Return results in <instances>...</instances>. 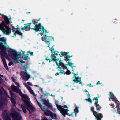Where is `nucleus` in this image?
<instances>
[{
	"label": "nucleus",
	"instance_id": "nucleus-29",
	"mask_svg": "<svg viewBox=\"0 0 120 120\" xmlns=\"http://www.w3.org/2000/svg\"><path fill=\"white\" fill-rule=\"evenodd\" d=\"M22 58H23V59L24 60H28V56H26L25 55H23V56L22 57ZM29 59H30V58H29Z\"/></svg>",
	"mask_w": 120,
	"mask_h": 120
},
{
	"label": "nucleus",
	"instance_id": "nucleus-4",
	"mask_svg": "<svg viewBox=\"0 0 120 120\" xmlns=\"http://www.w3.org/2000/svg\"><path fill=\"white\" fill-rule=\"evenodd\" d=\"M53 61L54 62H55V63L56 64V65L58 67L57 68L59 69V70L60 71L59 72L56 73L55 75L56 76L59 75L60 73L61 74H65V71H64V68L65 67L67 69V66H68V65L66 64H64V63L62 62V60H59V58L58 57H56L53 58Z\"/></svg>",
	"mask_w": 120,
	"mask_h": 120
},
{
	"label": "nucleus",
	"instance_id": "nucleus-27",
	"mask_svg": "<svg viewBox=\"0 0 120 120\" xmlns=\"http://www.w3.org/2000/svg\"><path fill=\"white\" fill-rule=\"evenodd\" d=\"M99 98V97H94V98L93 100H95L96 101L95 102V104H98V99Z\"/></svg>",
	"mask_w": 120,
	"mask_h": 120
},
{
	"label": "nucleus",
	"instance_id": "nucleus-34",
	"mask_svg": "<svg viewBox=\"0 0 120 120\" xmlns=\"http://www.w3.org/2000/svg\"><path fill=\"white\" fill-rule=\"evenodd\" d=\"M93 112L94 115L95 116V117L96 116L97 114H98V112L95 111Z\"/></svg>",
	"mask_w": 120,
	"mask_h": 120
},
{
	"label": "nucleus",
	"instance_id": "nucleus-11",
	"mask_svg": "<svg viewBox=\"0 0 120 120\" xmlns=\"http://www.w3.org/2000/svg\"><path fill=\"white\" fill-rule=\"evenodd\" d=\"M18 90L17 89L15 90V91L17 93H19V95L23 98L22 99L24 100L28 99L29 98L28 96L26 94H23L21 91L20 89L19 88H18Z\"/></svg>",
	"mask_w": 120,
	"mask_h": 120
},
{
	"label": "nucleus",
	"instance_id": "nucleus-62",
	"mask_svg": "<svg viewBox=\"0 0 120 120\" xmlns=\"http://www.w3.org/2000/svg\"><path fill=\"white\" fill-rule=\"evenodd\" d=\"M89 98H90V99L91 100V98L90 96H89Z\"/></svg>",
	"mask_w": 120,
	"mask_h": 120
},
{
	"label": "nucleus",
	"instance_id": "nucleus-24",
	"mask_svg": "<svg viewBox=\"0 0 120 120\" xmlns=\"http://www.w3.org/2000/svg\"><path fill=\"white\" fill-rule=\"evenodd\" d=\"M64 68H65L67 70V71H66V72H65V74H66L67 75H69L71 73V72L69 70H68V69L67 68V69H66V67H64Z\"/></svg>",
	"mask_w": 120,
	"mask_h": 120
},
{
	"label": "nucleus",
	"instance_id": "nucleus-25",
	"mask_svg": "<svg viewBox=\"0 0 120 120\" xmlns=\"http://www.w3.org/2000/svg\"><path fill=\"white\" fill-rule=\"evenodd\" d=\"M55 104L56 105L57 108L58 109H59V108L61 107L62 106L58 104V100H56Z\"/></svg>",
	"mask_w": 120,
	"mask_h": 120
},
{
	"label": "nucleus",
	"instance_id": "nucleus-51",
	"mask_svg": "<svg viewBox=\"0 0 120 120\" xmlns=\"http://www.w3.org/2000/svg\"><path fill=\"white\" fill-rule=\"evenodd\" d=\"M27 84L31 85V84L30 83V82H28L27 83Z\"/></svg>",
	"mask_w": 120,
	"mask_h": 120
},
{
	"label": "nucleus",
	"instance_id": "nucleus-61",
	"mask_svg": "<svg viewBox=\"0 0 120 120\" xmlns=\"http://www.w3.org/2000/svg\"><path fill=\"white\" fill-rule=\"evenodd\" d=\"M40 19V18H39L38 19H37L36 20L38 21H39Z\"/></svg>",
	"mask_w": 120,
	"mask_h": 120
},
{
	"label": "nucleus",
	"instance_id": "nucleus-26",
	"mask_svg": "<svg viewBox=\"0 0 120 120\" xmlns=\"http://www.w3.org/2000/svg\"><path fill=\"white\" fill-rule=\"evenodd\" d=\"M3 63L6 69L7 70H9V69L8 68V66L6 62H3Z\"/></svg>",
	"mask_w": 120,
	"mask_h": 120
},
{
	"label": "nucleus",
	"instance_id": "nucleus-22",
	"mask_svg": "<svg viewBox=\"0 0 120 120\" xmlns=\"http://www.w3.org/2000/svg\"><path fill=\"white\" fill-rule=\"evenodd\" d=\"M20 30H16L15 31V33L14 34V35H15V37L16 36L17 34L20 35L21 36H22L23 34L21 32L19 31Z\"/></svg>",
	"mask_w": 120,
	"mask_h": 120
},
{
	"label": "nucleus",
	"instance_id": "nucleus-7",
	"mask_svg": "<svg viewBox=\"0 0 120 120\" xmlns=\"http://www.w3.org/2000/svg\"><path fill=\"white\" fill-rule=\"evenodd\" d=\"M6 41V39L4 37L0 38V49L1 50L0 54L4 57L7 56L8 55V54L6 52L7 51L6 49H10L7 48L5 45L3 44V43H4L5 45H7Z\"/></svg>",
	"mask_w": 120,
	"mask_h": 120
},
{
	"label": "nucleus",
	"instance_id": "nucleus-19",
	"mask_svg": "<svg viewBox=\"0 0 120 120\" xmlns=\"http://www.w3.org/2000/svg\"><path fill=\"white\" fill-rule=\"evenodd\" d=\"M59 56L60 57H62L63 56H64L65 59H64V60L66 61H70L71 60V59H69L68 58L67 56H66L65 54H61L60 53L59 54Z\"/></svg>",
	"mask_w": 120,
	"mask_h": 120
},
{
	"label": "nucleus",
	"instance_id": "nucleus-1",
	"mask_svg": "<svg viewBox=\"0 0 120 120\" xmlns=\"http://www.w3.org/2000/svg\"><path fill=\"white\" fill-rule=\"evenodd\" d=\"M24 84L31 94L33 95H34L35 97L36 95H35L34 93L33 92L30 87L26 85V83H24ZM35 98L36 100L37 104L41 110L44 112L45 115L47 116H50L51 119H52V112H51L50 110L48 109V108L51 109L52 108L51 104L49 103V100H46L45 99H42L43 100L42 101H43V103L41 104L38 102L35 97Z\"/></svg>",
	"mask_w": 120,
	"mask_h": 120
},
{
	"label": "nucleus",
	"instance_id": "nucleus-63",
	"mask_svg": "<svg viewBox=\"0 0 120 120\" xmlns=\"http://www.w3.org/2000/svg\"><path fill=\"white\" fill-rule=\"evenodd\" d=\"M90 94H88V96L89 97V96H90Z\"/></svg>",
	"mask_w": 120,
	"mask_h": 120
},
{
	"label": "nucleus",
	"instance_id": "nucleus-35",
	"mask_svg": "<svg viewBox=\"0 0 120 120\" xmlns=\"http://www.w3.org/2000/svg\"><path fill=\"white\" fill-rule=\"evenodd\" d=\"M86 100L87 101L89 102L90 103H92V101L90 99V98H88V99H86Z\"/></svg>",
	"mask_w": 120,
	"mask_h": 120
},
{
	"label": "nucleus",
	"instance_id": "nucleus-57",
	"mask_svg": "<svg viewBox=\"0 0 120 120\" xmlns=\"http://www.w3.org/2000/svg\"><path fill=\"white\" fill-rule=\"evenodd\" d=\"M25 53V51H24L23 52V55H25L24 54Z\"/></svg>",
	"mask_w": 120,
	"mask_h": 120
},
{
	"label": "nucleus",
	"instance_id": "nucleus-33",
	"mask_svg": "<svg viewBox=\"0 0 120 120\" xmlns=\"http://www.w3.org/2000/svg\"><path fill=\"white\" fill-rule=\"evenodd\" d=\"M68 65L71 67H72V65L74 64V63H72L71 62H69V61L68 62Z\"/></svg>",
	"mask_w": 120,
	"mask_h": 120
},
{
	"label": "nucleus",
	"instance_id": "nucleus-5",
	"mask_svg": "<svg viewBox=\"0 0 120 120\" xmlns=\"http://www.w3.org/2000/svg\"><path fill=\"white\" fill-rule=\"evenodd\" d=\"M22 101L23 102L24 105H21V107L24 113H26L27 112L26 108L29 111L30 114H31L32 113L34 112V107L33 106L32 104L30 103L29 98L26 100L22 99Z\"/></svg>",
	"mask_w": 120,
	"mask_h": 120
},
{
	"label": "nucleus",
	"instance_id": "nucleus-37",
	"mask_svg": "<svg viewBox=\"0 0 120 120\" xmlns=\"http://www.w3.org/2000/svg\"><path fill=\"white\" fill-rule=\"evenodd\" d=\"M98 107H97L96 108V109L97 110H99L101 108V107L100 106Z\"/></svg>",
	"mask_w": 120,
	"mask_h": 120
},
{
	"label": "nucleus",
	"instance_id": "nucleus-45",
	"mask_svg": "<svg viewBox=\"0 0 120 120\" xmlns=\"http://www.w3.org/2000/svg\"><path fill=\"white\" fill-rule=\"evenodd\" d=\"M67 56L68 57V58H70V57H72L73 56V55H71V56H69V55H68V54H67Z\"/></svg>",
	"mask_w": 120,
	"mask_h": 120
},
{
	"label": "nucleus",
	"instance_id": "nucleus-54",
	"mask_svg": "<svg viewBox=\"0 0 120 120\" xmlns=\"http://www.w3.org/2000/svg\"><path fill=\"white\" fill-rule=\"evenodd\" d=\"M89 86L90 87H93V86H92L91 84H90L89 85Z\"/></svg>",
	"mask_w": 120,
	"mask_h": 120
},
{
	"label": "nucleus",
	"instance_id": "nucleus-21",
	"mask_svg": "<svg viewBox=\"0 0 120 120\" xmlns=\"http://www.w3.org/2000/svg\"><path fill=\"white\" fill-rule=\"evenodd\" d=\"M74 75V77L75 78V79H74L73 81L77 83L79 82V80H79V79H81V78H79L78 77H76V74L74 73V72L72 73Z\"/></svg>",
	"mask_w": 120,
	"mask_h": 120
},
{
	"label": "nucleus",
	"instance_id": "nucleus-18",
	"mask_svg": "<svg viewBox=\"0 0 120 120\" xmlns=\"http://www.w3.org/2000/svg\"><path fill=\"white\" fill-rule=\"evenodd\" d=\"M50 50H51V59H50L49 58H48L47 57L45 59V60L47 61H48V60H49V62L52 61V47L50 49Z\"/></svg>",
	"mask_w": 120,
	"mask_h": 120
},
{
	"label": "nucleus",
	"instance_id": "nucleus-59",
	"mask_svg": "<svg viewBox=\"0 0 120 120\" xmlns=\"http://www.w3.org/2000/svg\"><path fill=\"white\" fill-rule=\"evenodd\" d=\"M0 76L3 78L4 77L2 75H1L0 73Z\"/></svg>",
	"mask_w": 120,
	"mask_h": 120
},
{
	"label": "nucleus",
	"instance_id": "nucleus-16",
	"mask_svg": "<svg viewBox=\"0 0 120 120\" xmlns=\"http://www.w3.org/2000/svg\"><path fill=\"white\" fill-rule=\"evenodd\" d=\"M54 53V55L53 54V58H54V57H58L59 58V59L61 60L60 58H60L59 57V56H58V54L59 53V52H58V51H54V48H53V53Z\"/></svg>",
	"mask_w": 120,
	"mask_h": 120
},
{
	"label": "nucleus",
	"instance_id": "nucleus-53",
	"mask_svg": "<svg viewBox=\"0 0 120 120\" xmlns=\"http://www.w3.org/2000/svg\"><path fill=\"white\" fill-rule=\"evenodd\" d=\"M22 63H25V62L24 61H23V60H21V61H20Z\"/></svg>",
	"mask_w": 120,
	"mask_h": 120
},
{
	"label": "nucleus",
	"instance_id": "nucleus-39",
	"mask_svg": "<svg viewBox=\"0 0 120 120\" xmlns=\"http://www.w3.org/2000/svg\"><path fill=\"white\" fill-rule=\"evenodd\" d=\"M28 52L30 54V55H31L32 56L34 55L33 54V52H31L30 51H29Z\"/></svg>",
	"mask_w": 120,
	"mask_h": 120
},
{
	"label": "nucleus",
	"instance_id": "nucleus-52",
	"mask_svg": "<svg viewBox=\"0 0 120 120\" xmlns=\"http://www.w3.org/2000/svg\"><path fill=\"white\" fill-rule=\"evenodd\" d=\"M15 29H12V32L14 33V34L15 33Z\"/></svg>",
	"mask_w": 120,
	"mask_h": 120
},
{
	"label": "nucleus",
	"instance_id": "nucleus-64",
	"mask_svg": "<svg viewBox=\"0 0 120 120\" xmlns=\"http://www.w3.org/2000/svg\"><path fill=\"white\" fill-rule=\"evenodd\" d=\"M11 37H14V38H15V37L13 36H11Z\"/></svg>",
	"mask_w": 120,
	"mask_h": 120
},
{
	"label": "nucleus",
	"instance_id": "nucleus-14",
	"mask_svg": "<svg viewBox=\"0 0 120 120\" xmlns=\"http://www.w3.org/2000/svg\"><path fill=\"white\" fill-rule=\"evenodd\" d=\"M9 91L11 97V98H10L12 104L14 105H15L16 104V101L13 97H15V94L11 91Z\"/></svg>",
	"mask_w": 120,
	"mask_h": 120
},
{
	"label": "nucleus",
	"instance_id": "nucleus-47",
	"mask_svg": "<svg viewBox=\"0 0 120 120\" xmlns=\"http://www.w3.org/2000/svg\"><path fill=\"white\" fill-rule=\"evenodd\" d=\"M13 81L16 84H17L18 85H19V83H18L17 82H15V81L14 80H13Z\"/></svg>",
	"mask_w": 120,
	"mask_h": 120
},
{
	"label": "nucleus",
	"instance_id": "nucleus-49",
	"mask_svg": "<svg viewBox=\"0 0 120 120\" xmlns=\"http://www.w3.org/2000/svg\"><path fill=\"white\" fill-rule=\"evenodd\" d=\"M101 84V83H100V82L99 81H98V83H97L96 84L97 85H98V84Z\"/></svg>",
	"mask_w": 120,
	"mask_h": 120
},
{
	"label": "nucleus",
	"instance_id": "nucleus-56",
	"mask_svg": "<svg viewBox=\"0 0 120 120\" xmlns=\"http://www.w3.org/2000/svg\"><path fill=\"white\" fill-rule=\"evenodd\" d=\"M84 91L85 92H88V91L86 89H85V90Z\"/></svg>",
	"mask_w": 120,
	"mask_h": 120
},
{
	"label": "nucleus",
	"instance_id": "nucleus-41",
	"mask_svg": "<svg viewBox=\"0 0 120 120\" xmlns=\"http://www.w3.org/2000/svg\"><path fill=\"white\" fill-rule=\"evenodd\" d=\"M81 79H79V84L82 85V82L81 81Z\"/></svg>",
	"mask_w": 120,
	"mask_h": 120
},
{
	"label": "nucleus",
	"instance_id": "nucleus-48",
	"mask_svg": "<svg viewBox=\"0 0 120 120\" xmlns=\"http://www.w3.org/2000/svg\"><path fill=\"white\" fill-rule=\"evenodd\" d=\"M96 104V108L98 106H100L99 104Z\"/></svg>",
	"mask_w": 120,
	"mask_h": 120
},
{
	"label": "nucleus",
	"instance_id": "nucleus-28",
	"mask_svg": "<svg viewBox=\"0 0 120 120\" xmlns=\"http://www.w3.org/2000/svg\"><path fill=\"white\" fill-rule=\"evenodd\" d=\"M2 89L3 90V92H4V94L6 95L9 98H10V97L9 96V95H8V93L6 92V91L3 88Z\"/></svg>",
	"mask_w": 120,
	"mask_h": 120
},
{
	"label": "nucleus",
	"instance_id": "nucleus-13",
	"mask_svg": "<svg viewBox=\"0 0 120 120\" xmlns=\"http://www.w3.org/2000/svg\"><path fill=\"white\" fill-rule=\"evenodd\" d=\"M63 106L60 107L58 110L63 115H67L68 114V112L69 111L68 109H65L63 108Z\"/></svg>",
	"mask_w": 120,
	"mask_h": 120
},
{
	"label": "nucleus",
	"instance_id": "nucleus-31",
	"mask_svg": "<svg viewBox=\"0 0 120 120\" xmlns=\"http://www.w3.org/2000/svg\"><path fill=\"white\" fill-rule=\"evenodd\" d=\"M53 119H57V116L55 114L53 113Z\"/></svg>",
	"mask_w": 120,
	"mask_h": 120
},
{
	"label": "nucleus",
	"instance_id": "nucleus-6",
	"mask_svg": "<svg viewBox=\"0 0 120 120\" xmlns=\"http://www.w3.org/2000/svg\"><path fill=\"white\" fill-rule=\"evenodd\" d=\"M8 52H9V56L12 57L14 63H19V58L22 57V54L21 52L17 54V51L15 50H13L12 49H10V50H7Z\"/></svg>",
	"mask_w": 120,
	"mask_h": 120
},
{
	"label": "nucleus",
	"instance_id": "nucleus-58",
	"mask_svg": "<svg viewBox=\"0 0 120 120\" xmlns=\"http://www.w3.org/2000/svg\"><path fill=\"white\" fill-rule=\"evenodd\" d=\"M11 17L9 18H8V20H11Z\"/></svg>",
	"mask_w": 120,
	"mask_h": 120
},
{
	"label": "nucleus",
	"instance_id": "nucleus-60",
	"mask_svg": "<svg viewBox=\"0 0 120 120\" xmlns=\"http://www.w3.org/2000/svg\"><path fill=\"white\" fill-rule=\"evenodd\" d=\"M30 13H31V12H26V14H28V13L30 14Z\"/></svg>",
	"mask_w": 120,
	"mask_h": 120
},
{
	"label": "nucleus",
	"instance_id": "nucleus-12",
	"mask_svg": "<svg viewBox=\"0 0 120 120\" xmlns=\"http://www.w3.org/2000/svg\"><path fill=\"white\" fill-rule=\"evenodd\" d=\"M52 38L51 37L46 36V35H44V36L42 37L41 39L43 41L45 42L46 43L49 44L50 41L52 40Z\"/></svg>",
	"mask_w": 120,
	"mask_h": 120
},
{
	"label": "nucleus",
	"instance_id": "nucleus-17",
	"mask_svg": "<svg viewBox=\"0 0 120 120\" xmlns=\"http://www.w3.org/2000/svg\"><path fill=\"white\" fill-rule=\"evenodd\" d=\"M2 115L3 116V117L10 116L9 112L6 110L3 111Z\"/></svg>",
	"mask_w": 120,
	"mask_h": 120
},
{
	"label": "nucleus",
	"instance_id": "nucleus-32",
	"mask_svg": "<svg viewBox=\"0 0 120 120\" xmlns=\"http://www.w3.org/2000/svg\"><path fill=\"white\" fill-rule=\"evenodd\" d=\"M11 87L12 89L15 91L17 89L16 87L14 85H12L11 86Z\"/></svg>",
	"mask_w": 120,
	"mask_h": 120
},
{
	"label": "nucleus",
	"instance_id": "nucleus-44",
	"mask_svg": "<svg viewBox=\"0 0 120 120\" xmlns=\"http://www.w3.org/2000/svg\"><path fill=\"white\" fill-rule=\"evenodd\" d=\"M19 26L18 25H17L16 26V30H18L19 29Z\"/></svg>",
	"mask_w": 120,
	"mask_h": 120
},
{
	"label": "nucleus",
	"instance_id": "nucleus-3",
	"mask_svg": "<svg viewBox=\"0 0 120 120\" xmlns=\"http://www.w3.org/2000/svg\"><path fill=\"white\" fill-rule=\"evenodd\" d=\"M2 17L4 20L0 24V30L4 34L8 35L10 34L11 30V29L8 26L10 23L8 17V16L4 15H2Z\"/></svg>",
	"mask_w": 120,
	"mask_h": 120
},
{
	"label": "nucleus",
	"instance_id": "nucleus-9",
	"mask_svg": "<svg viewBox=\"0 0 120 120\" xmlns=\"http://www.w3.org/2000/svg\"><path fill=\"white\" fill-rule=\"evenodd\" d=\"M110 96L112 100L114 102L116 105L117 109V114H119L120 115V109L119 107L120 104L119 102L117 99L114 96L112 92H110Z\"/></svg>",
	"mask_w": 120,
	"mask_h": 120
},
{
	"label": "nucleus",
	"instance_id": "nucleus-46",
	"mask_svg": "<svg viewBox=\"0 0 120 120\" xmlns=\"http://www.w3.org/2000/svg\"><path fill=\"white\" fill-rule=\"evenodd\" d=\"M42 120H49L46 118L45 117L44 118L42 119Z\"/></svg>",
	"mask_w": 120,
	"mask_h": 120
},
{
	"label": "nucleus",
	"instance_id": "nucleus-2",
	"mask_svg": "<svg viewBox=\"0 0 120 120\" xmlns=\"http://www.w3.org/2000/svg\"><path fill=\"white\" fill-rule=\"evenodd\" d=\"M24 27L21 28L22 30H25L27 27L29 28L30 29H33L35 32L39 31L41 34L46 33L47 31L45 29L43 26H42L40 23L37 24V22L35 21H32V22L28 23L27 24H25Z\"/></svg>",
	"mask_w": 120,
	"mask_h": 120
},
{
	"label": "nucleus",
	"instance_id": "nucleus-36",
	"mask_svg": "<svg viewBox=\"0 0 120 120\" xmlns=\"http://www.w3.org/2000/svg\"><path fill=\"white\" fill-rule=\"evenodd\" d=\"M1 59H2V61L3 62H6L5 59L3 57H1Z\"/></svg>",
	"mask_w": 120,
	"mask_h": 120
},
{
	"label": "nucleus",
	"instance_id": "nucleus-38",
	"mask_svg": "<svg viewBox=\"0 0 120 120\" xmlns=\"http://www.w3.org/2000/svg\"><path fill=\"white\" fill-rule=\"evenodd\" d=\"M13 64V62L12 61H11L9 63L8 65L9 66H10L12 65Z\"/></svg>",
	"mask_w": 120,
	"mask_h": 120
},
{
	"label": "nucleus",
	"instance_id": "nucleus-43",
	"mask_svg": "<svg viewBox=\"0 0 120 120\" xmlns=\"http://www.w3.org/2000/svg\"><path fill=\"white\" fill-rule=\"evenodd\" d=\"M67 115H68L69 116H72L73 115V114L72 113H71V114H69V113H68V114Z\"/></svg>",
	"mask_w": 120,
	"mask_h": 120
},
{
	"label": "nucleus",
	"instance_id": "nucleus-15",
	"mask_svg": "<svg viewBox=\"0 0 120 120\" xmlns=\"http://www.w3.org/2000/svg\"><path fill=\"white\" fill-rule=\"evenodd\" d=\"M40 90L41 91V92L43 93V95H41V96L40 97V98L42 100V99H45V98H43V95H44V96H48V95H50V94L49 93H47L46 92L45 93L43 92V89L42 88L40 87Z\"/></svg>",
	"mask_w": 120,
	"mask_h": 120
},
{
	"label": "nucleus",
	"instance_id": "nucleus-8",
	"mask_svg": "<svg viewBox=\"0 0 120 120\" xmlns=\"http://www.w3.org/2000/svg\"><path fill=\"white\" fill-rule=\"evenodd\" d=\"M10 115V116L3 117L4 120H11L10 116L13 120H21L22 118L20 113L15 110L11 112Z\"/></svg>",
	"mask_w": 120,
	"mask_h": 120
},
{
	"label": "nucleus",
	"instance_id": "nucleus-30",
	"mask_svg": "<svg viewBox=\"0 0 120 120\" xmlns=\"http://www.w3.org/2000/svg\"><path fill=\"white\" fill-rule=\"evenodd\" d=\"M74 111L73 112H74L75 114H76L79 112L77 107H75V109H74Z\"/></svg>",
	"mask_w": 120,
	"mask_h": 120
},
{
	"label": "nucleus",
	"instance_id": "nucleus-50",
	"mask_svg": "<svg viewBox=\"0 0 120 120\" xmlns=\"http://www.w3.org/2000/svg\"><path fill=\"white\" fill-rule=\"evenodd\" d=\"M12 27L13 28V29H14L15 30L16 29V28L14 26H13V25H12Z\"/></svg>",
	"mask_w": 120,
	"mask_h": 120
},
{
	"label": "nucleus",
	"instance_id": "nucleus-23",
	"mask_svg": "<svg viewBox=\"0 0 120 120\" xmlns=\"http://www.w3.org/2000/svg\"><path fill=\"white\" fill-rule=\"evenodd\" d=\"M22 69H23L25 71V72H27V70L29 68V66H23V65H22Z\"/></svg>",
	"mask_w": 120,
	"mask_h": 120
},
{
	"label": "nucleus",
	"instance_id": "nucleus-40",
	"mask_svg": "<svg viewBox=\"0 0 120 120\" xmlns=\"http://www.w3.org/2000/svg\"><path fill=\"white\" fill-rule=\"evenodd\" d=\"M94 107H91V110L93 112L95 111H94Z\"/></svg>",
	"mask_w": 120,
	"mask_h": 120
},
{
	"label": "nucleus",
	"instance_id": "nucleus-20",
	"mask_svg": "<svg viewBox=\"0 0 120 120\" xmlns=\"http://www.w3.org/2000/svg\"><path fill=\"white\" fill-rule=\"evenodd\" d=\"M102 117V114L101 113H98V114H97L95 118L97 120H101Z\"/></svg>",
	"mask_w": 120,
	"mask_h": 120
},
{
	"label": "nucleus",
	"instance_id": "nucleus-42",
	"mask_svg": "<svg viewBox=\"0 0 120 120\" xmlns=\"http://www.w3.org/2000/svg\"><path fill=\"white\" fill-rule=\"evenodd\" d=\"M65 53V55H66V56H67V52H63L62 51H61V52H60V53H61V54H62V53Z\"/></svg>",
	"mask_w": 120,
	"mask_h": 120
},
{
	"label": "nucleus",
	"instance_id": "nucleus-55",
	"mask_svg": "<svg viewBox=\"0 0 120 120\" xmlns=\"http://www.w3.org/2000/svg\"><path fill=\"white\" fill-rule=\"evenodd\" d=\"M34 86L36 87H39V86L38 85H34Z\"/></svg>",
	"mask_w": 120,
	"mask_h": 120
},
{
	"label": "nucleus",
	"instance_id": "nucleus-10",
	"mask_svg": "<svg viewBox=\"0 0 120 120\" xmlns=\"http://www.w3.org/2000/svg\"><path fill=\"white\" fill-rule=\"evenodd\" d=\"M20 75L21 78L25 81H27L30 78V75L27 72L24 71H21L20 73Z\"/></svg>",
	"mask_w": 120,
	"mask_h": 120
}]
</instances>
